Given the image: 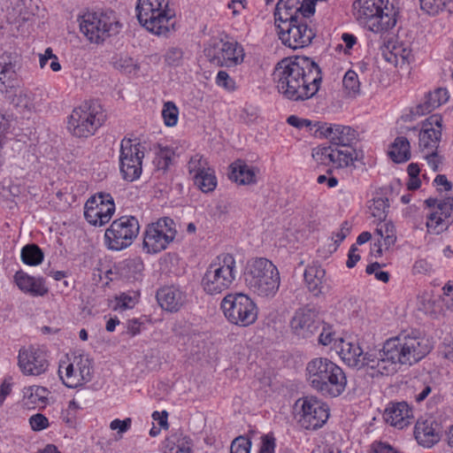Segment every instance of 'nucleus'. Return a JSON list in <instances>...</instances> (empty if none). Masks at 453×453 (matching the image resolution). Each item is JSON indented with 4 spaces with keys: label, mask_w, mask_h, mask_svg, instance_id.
<instances>
[{
    "label": "nucleus",
    "mask_w": 453,
    "mask_h": 453,
    "mask_svg": "<svg viewBox=\"0 0 453 453\" xmlns=\"http://www.w3.org/2000/svg\"><path fill=\"white\" fill-rule=\"evenodd\" d=\"M157 299L164 310L173 312L179 311L184 304L186 295L177 287L166 286L157 291Z\"/></svg>",
    "instance_id": "7c9ffc66"
},
{
    "label": "nucleus",
    "mask_w": 453,
    "mask_h": 453,
    "mask_svg": "<svg viewBox=\"0 0 453 453\" xmlns=\"http://www.w3.org/2000/svg\"><path fill=\"white\" fill-rule=\"evenodd\" d=\"M384 418L390 426L403 429L411 423L413 412L405 402L395 403L385 410Z\"/></svg>",
    "instance_id": "c85d7f7f"
},
{
    "label": "nucleus",
    "mask_w": 453,
    "mask_h": 453,
    "mask_svg": "<svg viewBox=\"0 0 453 453\" xmlns=\"http://www.w3.org/2000/svg\"><path fill=\"white\" fill-rule=\"evenodd\" d=\"M18 365L23 374L27 376H39L49 367L45 352L35 347L19 350Z\"/></svg>",
    "instance_id": "4be33fe9"
},
{
    "label": "nucleus",
    "mask_w": 453,
    "mask_h": 453,
    "mask_svg": "<svg viewBox=\"0 0 453 453\" xmlns=\"http://www.w3.org/2000/svg\"><path fill=\"white\" fill-rule=\"evenodd\" d=\"M366 273L374 274L376 280L387 283L389 280V273L381 270V265L375 262L366 266Z\"/></svg>",
    "instance_id": "5fc2aeb1"
},
{
    "label": "nucleus",
    "mask_w": 453,
    "mask_h": 453,
    "mask_svg": "<svg viewBox=\"0 0 453 453\" xmlns=\"http://www.w3.org/2000/svg\"><path fill=\"white\" fill-rule=\"evenodd\" d=\"M221 309L227 320L239 326L252 325L257 319V307L243 293L227 294L221 301Z\"/></svg>",
    "instance_id": "9b49d317"
},
{
    "label": "nucleus",
    "mask_w": 453,
    "mask_h": 453,
    "mask_svg": "<svg viewBox=\"0 0 453 453\" xmlns=\"http://www.w3.org/2000/svg\"><path fill=\"white\" fill-rule=\"evenodd\" d=\"M142 323L137 319H129L127 323L128 334L134 336L141 332Z\"/></svg>",
    "instance_id": "774afa93"
},
{
    "label": "nucleus",
    "mask_w": 453,
    "mask_h": 453,
    "mask_svg": "<svg viewBox=\"0 0 453 453\" xmlns=\"http://www.w3.org/2000/svg\"><path fill=\"white\" fill-rule=\"evenodd\" d=\"M245 283L255 294L262 297H273L280 284L277 267L266 258H256L248 266Z\"/></svg>",
    "instance_id": "0eeeda50"
},
{
    "label": "nucleus",
    "mask_w": 453,
    "mask_h": 453,
    "mask_svg": "<svg viewBox=\"0 0 453 453\" xmlns=\"http://www.w3.org/2000/svg\"><path fill=\"white\" fill-rule=\"evenodd\" d=\"M31 429L35 432L42 431L50 426L49 419L42 413H36L29 418Z\"/></svg>",
    "instance_id": "3c124183"
},
{
    "label": "nucleus",
    "mask_w": 453,
    "mask_h": 453,
    "mask_svg": "<svg viewBox=\"0 0 453 453\" xmlns=\"http://www.w3.org/2000/svg\"><path fill=\"white\" fill-rule=\"evenodd\" d=\"M44 258L42 250L36 244H28L21 250V260L24 264L35 266L40 265Z\"/></svg>",
    "instance_id": "58836bf2"
},
{
    "label": "nucleus",
    "mask_w": 453,
    "mask_h": 453,
    "mask_svg": "<svg viewBox=\"0 0 453 453\" xmlns=\"http://www.w3.org/2000/svg\"><path fill=\"white\" fill-rule=\"evenodd\" d=\"M304 281L311 293L319 296L322 293L325 283L326 271L318 265L312 264L306 267L304 271Z\"/></svg>",
    "instance_id": "f704fd0d"
},
{
    "label": "nucleus",
    "mask_w": 453,
    "mask_h": 453,
    "mask_svg": "<svg viewBox=\"0 0 453 453\" xmlns=\"http://www.w3.org/2000/svg\"><path fill=\"white\" fill-rule=\"evenodd\" d=\"M441 117L432 115L421 123L418 132V147L422 152L437 151L441 138Z\"/></svg>",
    "instance_id": "5701e85b"
},
{
    "label": "nucleus",
    "mask_w": 453,
    "mask_h": 453,
    "mask_svg": "<svg viewBox=\"0 0 453 453\" xmlns=\"http://www.w3.org/2000/svg\"><path fill=\"white\" fill-rule=\"evenodd\" d=\"M273 77L279 93L295 102L314 96L322 81L320 68L307 57L281 59L275 65Z\"/></svg>",
    "instance_id": "f03ea898"
},
{
    "label": "nucleus",
    "mask_w": 453,
    "mask_h": 453,
    "mask_svg": "<svg viewBox=\"0 0 453 453\" xmlns=\"http://www.w3.org/2000/svg\"><path fill=\"white\" fill-rule=\"evenodd\" d=\"M80 28L90 42L101 43L107 38L119 34L121 24L115 12L111 11L88 12L81 17Z\"/></svg>",
    "instance_id": "9d476101"
},
{
    "label": "nucleus",
    "mask_w": 453,
    "mask_h": 453,
    "mask_svg": "<svg viewBox=\"0 0 453 453\" xmlns=\"http://www.w3.org/2000/svg\"><path fill=\"white\" fill-rule=\"evenodd\" d=\"M191 440L182 434H173L163 442L164 453H190Z\"/></svg>",
    "instance_id": "c9c22d12"
},
{
    "label": "nucleus",
    "mask_w": 453,
    "mask_h": 453,
    "mask_svg": "<svg viewBox=\"0 0 453 453\" xmlns=\"http://www.w3.org/2000/svg\"><path fill=\"white\" fill-rule=\"evenodd\" d=\"M312 157L319 165L340 169L353 165L357 152L353 147H318L313 150Z\"/></svg>",
    "instance_id": "aec40b11"
},
{
    "label": "nucleus",
    "mask_w": 453,
    "mask_h": 453,
    "mask_svg": "<svg viewBox=\"0 0 453 453\" xmlns=\"http://www.w3.org/2000/svg\"><path fill=\"white\" fill-rule=\"evenodd\" d=\"M358 249L356 244L352 245L349 250L348 259L346 265L348 268H353L357 263L360 260V256L357 253Z\"/></svg>",
    "instance_id": "0e129e2a"
},
{
    "label": "nucleus",
    "mask_w": 453,
    "mask_h": 453,
    "mask_svg": "<svg viewBox=\"0 0 453 453\" xmlns=\"http://www.w3.org/2000/svg\"><path fill=\"white\" fill-rule=\"evenodd\" d=\"M257 173L253 166L240 162L232 165L230 178L239 184L249 185L257 182Z\"/></svg>",
    "instance_id": "4c0bfd02"
},
{
    "label": "nucleus",
    "mask_w": 453,
    "mask_h": 453,
    "mask_svg": "<svg viewBox=\"0 0 453 453\" xmlns=\"http://www.w3.org/2000/svg\"><path fill=\"white\" fill-rule=\"evenodd\" d=\"M287 123L298 129L308 128L311 125V122L309 119H302L296 115L288 116Z\"/></svg>",
    "instance_id": "680f3d73"
},
{
    "label": "nucleus",
    "mask_w": 453,
    "mask_h": 453,
    "mask_svg": "<svg viewBox=\"0 0 453 453\" xmlns=\"http://www.w3.org/2000/svg\"><path fill=\"white\" fill-rule=\"evenodd\" d=\"M424 153V157L426 159L428 165L434 171H437L439 165H440V159L437 155V151L433 150H426Z\"/></svg>",
    "instance_id": "e2e57ef3"
},
{
    "label": "nucleus",
    "mask_w": 453,
    "mask_h": 453,
    "mask_svg": "<svg viewBox=\"0 0 453 453\" xmlns=\"http://www.w3.org/2000/svg\"><path fill=\"white\" fill-rule=\"evenodd\" d=\"M344 88L349 94H357L359 91L360 82L356 72L349 70L342 80Z\"/></svg>",
    "instance_id": "49530a36"
},
{
    "label": "nucleus",
    "mask_w": 453,
    "mask_h": 453,
    "mask_svg": "<svg viewBox=\"0 0 453 453\" xmlns=\"http://www.w3.org/2000/svg\"><path fill=\"white\" fill-rule=\"evenodd\" d=\"M140 231V225L134 216H122L111 222L104 234L107 248L111 250H122L129 247Z\"/></svg>",
    "instance_id": "4468645a"
},
{
    "label": "nucleus",
    "mask_w": 453,
    "mask_h": 453,
    "mask_svg": "<svg viewBox=\"0 0 453 453\" xmlns=\"http://www.w3.org/2000/svg\"><path fill=\"white\" fill-rule=\"evenodd\" d=\"M319 327L315 311L308 307L298 309L290 320L292 333L299 338H310Z\"/></svg>",
    "instance_id": "393cba45"
},
{
    "label": "nucleus",
    "mask_w": 453,
    "mask_h": 453,
    "mask_svg": "<svg viewBox=\"0 0 453 453\" xmlns=\"http://www.w3.org/2000/svg\"><path fill=\"white\" fill-rule=\"evenodd\" d=\"M278 35L282 43L291 49H302L310 45L316 34L307 20L300 16L289 23L278 25Z\"/></svg>",
    "instance_id": "a211bd4d"
},
{
    "label": "nucleus",
    "mask_w": 453,
    "mask_h": 453,
    "mask_svg": "<svg viewBox=\"0 0 453 453\" xmlns=\"http://www.w3.org/2000/svg\"><path fill=\"white\" fill-rule=\"evenodd\" d=\"M276 440L273 434H267L261 437L258 453H275Z\"/></svg>",
    "instance_id": "4d7b16f0"
},
{
    "label": "nucleus",
    "mask_w": 453,
    "mask_h": 453,
    "mask_svg": "<svg viewBox=\"0 0 453 453\" xmlns=\"http://www.w3.org/2000/svg\"><path fill=\"white\" fill-rule=\"evenodd\" d=\"M16 69L10 55L0 56V93H5L9 104L25 118L45 108L43 92L39 88L15 87Z\"/></svg>",
    "instance_id": "7ed1b4c3"
},
{
    "label": "nucleus",
    "mask_w": 453,
    "mask_h": 453,
    "mask_svg": "<svg viewBox=\"0 0 453 453\" xmlns=\"http://www.w3.org/2000/svg\"><path fill=\"white\" fill-rule=\"evenodd\" d=\"M452 0H419L420 7L430 15L442 11Z\"/></svg>",
    "instance_id": "a18cd8bd"
},
{
    "label": "nucleus",
    "mask_w": 453,
    "mask_h": 453,
    "mask_svg": "<svg viewBox=\"0 0 453 453\" xmlns=\"http://www.w3.org/2000/svg\"><path fill=\"white\" fill-rule=\"evenodd\" d=\"M144 157V146L136 140L124 138L119 149V170L123 178L128 181L137 180L142 174V160Z\"/></svg>",
    "instance_id": "f3484780"
},
{
    "label": "nucleus",
    "mask_w": 453,
    "mask_h": 453,
    "mask_svg": "<svg viewBox=\"0 0 453 453\" xmlns=\"http://www.w3.org/2000/svg\"><path fill=\"white\" fill-rule=\"evenodd\" d=\"M251 444L249 438L238 436L231 443L230 453H250Z\"/></svg>",
    "instance_id": "8fccbe9b"
},
{
    "label": "nucleus",
    "mask_w": 453,
    "mask_h": 453,
    "mask_svg": "<svg viewBox=\"0 0 453 453\" xmlns=\"http://www.w3.org/2000/svg\"><path fill=\"white\" fill-rule=\"evenodd\" d=\"M189 174L195 185L203 193L213 191L218 184L214 170L205 157L195 155L188 164Z\"/></svg>",
    "instance_id": "412c9836"
},
{
    "label": "nucleus",
    "mask_w": 453,
    "mask_h": 453,
    "mask_svg": "<svg viewBox=\"0 0 453 453\" xmlns=\"http://www.w3.org/2000/svg\"><path fill=\"white\" fill-rule=\"evenodd\" d=\"M435 210L446 219L453 217V197H446L441 201Z\"/></svg>",
    "instance_id": "6e6d98bb"
},
{
    "label": "nucleus",
    "mask_w": 453,
    "mask_h": 453,
    "mask_svg": "<svg viewBox=\"0 0 453 453\" xmlns=\"http://www.w3.org/2000/svg\"><path fill=\"white\" fill-rule=\"evenodd\" d=\"M179 110L173 102L168 101L164 104L162 118L167 127H174L178 122Z\"/></svg>",
    "instance_id": "79ce46f5"
},
{
    "label": "nucleus",
    "mask_w": 453,
    "mask_h": 453,
    "mask_svg": "<svg viewBox=\"0 0 453 453\" xmlns=\"http://www.w3.org/2000/svg\"><path fill=\"white\" fill-rule=\"evenodd\" d=\"M176 225L170 218H162L148 225L143 237V246L150 253L165 250L175 239Z\"/></svg>",
    "instance_id": "dca6fc26"
},
{
    "label": "nucleus",
    "mask_w": 453,
    "mask_h": 453,
    "mask_svg": "<svg viewBox=\"0 0 453 453\" xmlns=\"http://www.w3.org/2000/svg\"><path fill=\"white\" fill-rule=\"evenodd\" d=\"M350 226L347 221L342 223L341 227L332 234L333 243L329 245V251L334 252L341 242L349 234Z\"/></svg>",
    "instance_id": "c03bdc74"
},
{
    "label": "nucleus",
    "mask_w": 453,
    "mask_h": 453,
    "mask_svg": "<svg viewBox=\"0 0 453 453\" xmlns=\"http://www.w3.org/2000/svg\"><path fill=\"white\" fill-rule=\"evenodd\" d=\"M165 62L170 66H179L182 63L183 51L179 47H170L165 56Z\"/></svg>",
    "instance_id": "09e8293b"
},
{
    "label": "nucleus",
    "mask_w": 453,
    "mask_h": 453,
    "mask_svg": "<svg viewBox=\"0 0 453 453\" xmlns=\"http://www.w3.org/2000/svg\"><path fill=\"white\" fill-rule=\"evenodd\" d=\"M102 105L86 101L75 107L68 117L67 129L75 137L88 138L96 134L105 121Z\"/></svg>",
    "instance_id": "1a4fd4ad"
},
{
    "label": "nucleus",
    "mask_w": 453,
    "mask_h": 453,
    "mask_svg": "<svg viewBox=\"0 0 453 453\" xmlns=\"http://www.w3.org/2000/svg\"><path fill=\"white\" fill-rule=\"evenodd\" d=\"M237 276L236 261L233 255L218 256L207 267L201 281L203 289L209 295L220 294L228 289Z\"/></svg>",
    "instance_id": "6e6552de"
},
{
    "label": "nucleus",
    "mask_w": 453,
    "mask_h": 453,
    "mask_svg": "<svg viewBox=\"0 0 453 453\" xmlns=\"http://www.w3.org/2000/svg\"><path fill=\"white\" fill-rule=\"evenodd\" d=\"M132 426V418H126L121 420L119 418H115L110 423V428L113 431H116L119 434V437L121 438L125 433H127Z\"/></svg>",
    "instance_id": "864d4df0"
},
{
    "label": "nucleus",
    "mask_w": 453,
    "mask_h": 453,
    "mask_svg": "<svg viewBox=\"0 0 453 453\" xmlns=\"http://www.w3.org/2000/svg\"><path fill=\"white\" fill-rule=\"evenodd\" d=\"M300 8V0H279L274 12L276 27L282 23H289L294 19H299L302 16L299 12Z\"/></svg>",
    "instance_id": "72a5a7b5"
},
{
    "label": "nucleus",
    "mask_w": 453,
    "mask_h": 453,
    "mask_svg": "<svg viewBox=\"0 0 453 453\" xmlns=\"http://www.w3.org/2000/svg\"><path fill=\"white\" fill-rule=\"evenodd\" d=\"M426 225L429 233L438 234L447 229L449 223L448 219L435 210L427 216Z\"/></svg>",
    "instance_id": "ea45409f"
},
{
    "label": "nucleus",
    "mask_w": 453,
    "mask_h": 453,
    "mask_svg": "<svg viewBox=\"0 0 453 453\" xmlns=\"http://www.w3.org/2000/svg\"><path fill=\"white\" fill-rule=\"evenodd\" d=\"M449 93L446 88H438L434 91L426 93L423 100L415 107L411 109L410 120H415L417 118L430 113L440 107L449 100Z\"/></svg>",
    "instance_id": "bb28decb"
},
{
    "label": "nucleus",
    "mask_w": 453,
    "mask_h": 453,
    "mask_svg": "<svg viewBox=\"0 0 453 453\" xmlns=\"http://www.w3.org/2000/svg\"><path fill=\"white\" fill-rule=\"evenodd\" d=\"M353 16L359 25L375 34H383L396 24V11L388 0H356Z\"/></svg>",
    "instance_id": "39448f33"
},
{
    "label": "nucleus",
    "mask_w": 453,
    "mask_h": 453,
    "mask_svg": "<svg viewBox=\"0 0 453 453\" xmlns=\"http://www.w3.org/2000/svg\"><path fill=\"white\" fill-rule=\"evenodd\" d=\"M321 134L333 146L352 147L357 139V133L349 126L325 125L321 127Z\"/></svg>",
    "instance_id": "cd10ccee"
},
{
    "label": "nucleus",
    "mask_w": 453,
    "mask_h": 453,
    "mask_svg": "<svg viewBox=\"0 0 453 453\" xmlns=\"http://www.w3.org/2000/svg\"><path fill=\"white\" fill-rule=\"evenodd\" d=\"M375 233L382 240V242L379 241L378 243H374L371 252H375V256L380 257L382 254V246L388 250L395 245L396 242V231L392 222L384 220L377 224Z\"/></svg>",
    "instance_id": "473e14b6"
},
{
    "label": "nucleus",
    "mask_w": 453,
    "mask_h": 453,
    "mask_svg": "<svg viewBox=\"0 0 453 453\" xmlns=\"http://www.w3.org/2000/svg\"><path fill=\"white\" fill-rule=\"evenodd\" d=\"M413 434L418 445L430 449L440 441L441 427L432 418H419L414 426Z\"/></svg>",
    "instance_id": "a878e982"
},
{
    "label": "nucleus",
    "mask_w": 453,
    "mask_h": 453,
    "mask_svg": "<svg viewBox=\"0 0 453 453\" xmlns=\"http://www.w3.org/2000/svg\"><path fill=\"white\" fill-rule=\"evenodd\" d=\"M296 417L299 425L306 430L320 428L329 418V408L316 396L299 398L295 403Z\"/></svg>",
    "instance_id": "ddd939ff"
},
{
    "label": "nucleus",
    "mask_w": 453,
    "mask_h": 453,
    "mask_svg": "<svg viewBox=\"0 0 453 453\" xmlns=\"http://www.w3.org/2000/svg\"><path fill=\"white\" fill-rule=\"evenodd\" d=\"M89 358L84 355L65 356L58 365V375L67 388H75L92 379Z\"/></svg>",
    "instance_id": "2eb2a0df"
},
{
    "label": "nucleus",
    "mask_w": 453,
    "mask_h": 453,
    "mask_svg": "<svg viewBox=\"0 0 453 453\" xmlns=\"http://www.w3.org/2000/svg\"><path fill=\"white\" fill-rule=\"evenodd\" d=\"M112 65L114 68L127 74H135L138 70L136 61L127 55L114 57Z\"/></svg>",
    "instance_id": "a19ab883"
},
{
    "label": "nucleus",
    "mask_w": 453,
    "mask_h": 453,
    "mask_svg": "<svg viewBox=\"0 0 453 453\" xmlns=\"http://www.w3.org/2000/svg\"><path fill=\"white\" fill-rule=\"evenodd\" d=\"M343 341L342 338H338L332 327L329 326H324L319 336V342L324 346H330L332 349L336 351V345L338 342Z\"/></svg>",
    "instance_id": "37998d69"
},
{
    "label": "nucleus",
    "mask_w": 453,
    "mask_h": 453,
    "mask_svg": "<svg viewBox=\"0 0 453 453\" xmlns=\"http://www.w3.org/2000/svg\"><path fill=\"white\" fill-rule=\"evenodd\" d=\"M382 55L387 62L400 67L409 65L414 59L411 43L402 40L400 36L384 45Z\"/></svg>",
    "instance_id": "b1692460"
},
{
    "label": "nucleus",
    "mask_w": 453,
    "mask_h": 453,
    "mask_svg": "<svg viewBox=\"0 0 453 453\" xmlns=\"http://www.w3.org/2000/svg\"><path fill=\"white\" fill-rule=\"evenodd\" d=\"M117 308L126 310L133 308L136 303V297L127 294H122L116 299Z\"/></svg>",
    "instance_id": "bf43d9fd"
},
{
    "label": "nucleus",
    "mask_w": 453,
    "mask_h": 453,
    "mask_svg": "<svg viewBox=\"0 0 453 453\" xmlns=\"http://www.w3.org/2000/svg\"><path fill=\"white\" fill-rule=\"evenodd\" d=\"M369 453H402L398 451L396 449L392 447L391 445L381 442V441H375L371 445V449L369 450Z\"/></svg>",
    "instance_id": "13d9d810"
},
{
    "label": "nucleus",
    "mask_w": 453,
    "mask_h": 453,
    "mask_svg": "<svg viewBox=\"0 0 453 453\" xmlns=\"http://www.w3.org/2000/svg\"><path fill=\"white\" fill-rule=\"evenodd\" d=\"M432 265L426 259L420 258L415 261L412 265L414 274L427 273L431 272Z\"/></svg>",
    "instance_id": "052dcab7"
},
{
    "label": "nucleus",
    "mask_w": 453,
    "mask_h": 453,
    "mask_svg": "<svg viewBox=\"0 0 453 453\" xmlns=\"http://www.w3.org/2000/svg\"><path fill=\"white\" fill-rule=\"evenodd\" d=\"M135 11L139 23L151 34L166 36L174 30L175 11L170 0H138Z\"/></svg>",
    "instance_id": "423d86ee"
},
{
    "label": "nucleus",
    "mask_w": 453,
    "mask_h": 453,
    "mask_svg": "<svg viewBox=\"0 0 453 453\" xmlns=\"http://www.w3.org/2000/svg\"><path fill=\"white\" fill-rule=\"evenodd\" d=\"M50 391L42 386L32 385L22 389L21 404L28 410L46 406Z\"/></svg>",
    "instance_id": "2f4dec72"
},
{
    "label": "nucleus",
    "mask_w": 453,
    "mask_h": 453,
    "mask_svg": "<svg viewBox=\"0 0 453 453\" xmlns=\"http://www.w3.org/2000/svg\"><path fill=\"white\" fill-rule=\"evenodd\" d=\"M306 378L310 386L322 395L337 397L347 386L343 370L326 357H315L306 365Z\"/></svg>",
    "instance_id": "20e7f679"
},
{
    "label": "nucleus",
    "mask_w": 453,
    "mask_h": 453,
    "mask_svg": "<svg viewBox=\"0 0 453 453\" xmlns=\"http://www.w3.org/2000/svg\"><path fill=\"white\" fill-rule=\"evenodd\" d=\"M208 60L217 65L234 67L241 65L245 58L244 49L236 41L226 38H213L204 48Z\"/></svg>",
    "instance_id": "f8f14e48"
},
{
    "label": "nucleus",
    "mask_w": 453,
    "mask_h": 453,
    "mask_svg": "<svg viewBox=\"0 0 453 453\" xmlns=\"http://www.w3.org/2000/svg\"><path fill=\"white\" fill-rule=\"evenodd\" d=\"M432 349L429 340L418 330L403 331L388 339L378 351L364 353L352 342L340 341L336 352L349 367L365 368L371 376L389 375L396 372V365H412L424 358Z\"/></svg>",
    "instance_id": "f257e3e1"
},
{
    "label": "nucleus",
    "mask_w": 453,
    "mask_h": 453,
    "mask_svg": "<svg viewBox=\"0 0 453 453\" xmlns=\"http://www.w3.org/2000/svg\"><path fill=\"white\" fill-rule=\"evenodd\" d=\"M300 14L308 21V19L315 12V4L312 1L300 3Z\"/></svg>",
    "instance_id": "69168bd1"
},
{
    "label": "nucleus",
    "mask_w": 453,
    "mask_h": 453,
    "mask_svg": "<svg viewBox=\"0 0 453 453\" xmlns=\"http://www.w3.org/2000/svg\"><path fill=\"white\" fill-rule=\"evenodd\" d=\"M388 156L397 164L404 163L411 158V144L404 136H397L389 147Z\"/></svg>",
    "instance_id": "e433bc0d"
},
{
    "label": "nucleus",
    "mask_w": 453,
    "mask_h": 453,
    "mask_svg": "<svg viewBox=\"0 0 453 453\" xmlns=\"http://www.w3.org/2000/svg\"><path fill=\"white\" fill-rule=\"evenodd\" d=\"M388 205L386 202L381 199L373 200L372 203L369 207L371 215L379 220V222L384 221L387 217Z\"/></svg>",
    "instance_id": "de8ad7c7"
},
{
    "label": "nucleus",
    "mask_w": 453,
    "mask_h": 453,
    "mask_svg": "<svg viewBox=\"0 0 453 453\" xmlns=\"http://www.w3.org/2000/svg\"><path fill=\"white\" fill-rule=\"evenodd\" d=\"M246 0H231L227 4L228 9L232 10V13L234 16H237L241 13L242 10L246 7Z\"/></svg>",
    "instance_id": "338daca9"
},
{
    "label": "nucleus",
    "mask_w": 453,
    "mask_h": 453,
    "mask_svg": "<svg viewBox=\"0 0 453 453\" xmlns=\"http://www.w3.org/2000/svg\"><path fill=\"white\" fill-rule=\"evenodd\" d=\"M14 280L22 292L32 296H44L49 292L45 280L42 277H33L23 271H18L14 275Z\"/></svg>",
    "instance_id": "c756f323"
},
{
    "label": "nucleus",
    "mask_w": 453,
    "mask_h": 453,
    "mask_svg": "<svg viewBox=\"0 0 453 453\" xmlns=\"http://www.w3.org/2000/svg\"><path fill=\"white\" fill-rule=\"evenodd\" d=\"M115 212V203L111 195L98 193L86 202L84 217L92 226H102L107 224Z\"/></svg>",
    "instance_id": "6ab92c4d"
},
{
    "label": "nucleus",
    "mask_w": 453,
    "mask_h": 453,
    "mask_svg": "<svg viewBox=\"0 0 453 453\" xmlns=\"http://www.w3.org/2000/svg\"><path fill=\"white\" fill-rule=\"evenodd\" d=\"M216 84L227 91L235 89V81L229 76L226 71H219L215 79Z\"/></svg>",
    "instance_id": "603ef678"
}]
</instances>
